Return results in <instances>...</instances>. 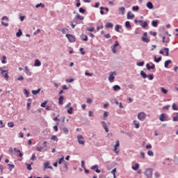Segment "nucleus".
<instances>
[{"instance_id": "nucleus-1", "label": "nucleus", "mask_w": 178, "mask_h": 178, "mask_svg": "<svg viewBox=\"0 0 178 178\" xmlns=\"http://www.w3.org/2000/svg\"><path fill=\"white\" fill-rule=\"evenodd\" d=\"M147 118V114L144 112H140L138 114V119L141 122H144Z\"/></svg>"}, {"instance_id": "nucleus-2", "label": "nucleus", "mask_w": 178, "mask_h": 178, "mask_svg": "<svg viewBox=\"0 0 178 178\" xmlns=\"http://www.w3.org/2000/svg\"><path fill=\"white\" fill-rule=\"evenodd\" d=\"M152 168H147L145 172V175L147 176V178H152Z\"/></svg>"}, {"instance_id": "nucleus-3", "label": "nucleus", "mask_w": 178, "mask_h": 178, "mask_svg": "<svg viewBox=\"0 0 178 178\" xmlns=\"http://www.w3.org/2000/svg\"><path fill=\"white\" fill-rule=\"evenodd\" d=\"M0 72L2 76H3L4 79H6V80H8L9 77V76L8 75V70H4L3 68L0 67Z\"/></svg>"}, {"instance_id": "nucleus-4", "label": "nucleus", "mask_w": 178, "mask_h": 178, "mask_svg": "<svg viewBox=\"0 0 178 178\" xmlns=\"http://www.w3.org/2000/svg\"><path fill=\"white\" fill-rule=\"evenodd\" d=\"M115 76H116V72L109 73L108 81L110 83H113V80H115Z\"/></svg>"}, {"instance_id": "nucleus-5", "label": "nucleus", "mask_w": 178, "mask_h": 178, "mask_svg": "<svg viewBox=\"0 0 178 178\" xmlns=\"http://www.w3.org/2000/svg\"><path fill=\"white\" fill-rule=\"evenodd\" d=\"M77 140L79 144H81V145H84V144H86V142L84 141V137H83L81 135H79L77 136Z\"/></svg>"}, {"instance_id": "nucleus-6", "label": "nucleus", "mask_w": 178, "mask_h": 178, "mask_svg": "<svg viewBox=\"0 0 178 178\" xmlns=\"http://www.w3.org/2000/svg\"><path fill=\"white\" fill-rule=\"evenodd\" d=\"M67 38L69 40L70 42H76V37L71 34H66Z\"/></svg>"}, {"instance_id": "nucleus-7", "label": "nucleus", "mask_w": 178, "mask_h": 178, "mask_svg": "<svg viewBox=\"0 0 178 178\" xmlns=\"http://www.w3.org/2000/svg\"><path fill=\"white\" fill-rule=\"evenodd\" d=\"M119 47V42L118 41H115V44L111 46V50L113 54H116V47Z\"/></svg>"}, {"instance_id": "nucleus-8", "label": "nucleus", "mask_w": 178, "mask_h": 178, "mask_svg": "<svg viewBox=\"0 0 178 178\" xmlns=\"http://www.w3.org/2000/svg\"><path fill=\"white\" fill-rule=\"evenodd\" d=\"M51 163H49V161H47L44 163V168L43 170H45L47 169H54V168H52V166L50 165Z\"/></svg>"}, {"instance_id": "nucleus-9", "label": "nucleus", "mask_w": 178, "mask_h": 178, "mask_svg": "<svg viewBox=\"0 0 178 178\" xmlns=\"http://www.w3.org/2000/svg\"><path fill=\"white\" fill-rule=\"evenodd\" d=\"M159 120L161 122H166L168 120V116L165 113H162L160 115Z\"/></svg>"}, {"instance_id": "nucleus-10", "label": "nucleus", "mask_w": 178, "mask_h": 178, "mask_svg": "<svg viewBox=\"0 0 178 178\" xmlns=\"http://www.w3.org/2000/svg\"><path fill=\"white\" fill-rule=\"evenodd\" d=\"M119 147H120V143L119 142V140H117L113 149L114 152H115L116 154H118V148H119Z\"/></svg>"}, {"instance_id": "nucleus-11", "label": "nucleus", "mask_w": 178, "mask_h": 178, "mask_svg": "<svg viewBox=\"0 0 178 178\" xmlns=\"http://www.w3.org/2000/svg\"><path fill=\"white\" fill-rule=\"evenodd\" d=\"M118 10L120 12V15H124L125 12H126V8L124 7H120L118 8Z\"/></svg>"}, {"instance_id": "nucleus-12", "label": "nucleus", "mask_w": 178, "mask_h": 178, "mask_svg": "<svg viewBox=\"0 0 178 178\" xmlns=\"http://www.w3.org/2000/svg\"><path fill=\"white\" fill-rule=\"evenodd\" d=\"M92 170H95L96 173H101V170L98 169V165H93L91 167Z\"/></svg>"}, {"instance_id": "nucleus-13", "label": "nucleus", "mask_w": 178, "mask_h": 178, "mask_svg": "<svg viewBox=\"0 0 178 178\" xmlns=\"http://www.w3.org/2000/svg\"><path fill=\"white\" fill-rule=\"evenodd\" d=\"M127 19H134V14L131 13V12H128L127 13Z\"/></svg>"}, {"instance_id": "nucleus-14", "label": "nucleus", "mask_w": 178, "mask_h": 178, "mask_svg": "<svg viewBox=\"0 0 178 178\" xmlns=\"http://www.w3.org/2000/svg\"><path fill=\"white\" fill-rule=\"evenodd\" d=\"M139 23H142V24H140V26L143 28L145 29V27H147V26H148V23L147 22H143V20H140Z\"/></svg>"}, {"instance_id": "nucleus-15", "label": "nucleus", "mask_w": 178, "mask_h": 178, "mask_svg": "<svg viewBox=\"0 0 178 178\" xmlns=\"http://www.w3.org/2000/svg\"><path fill=\"white\" fill-rule=\"evenodd\" d=\"M102 124H103L104 130H106V133H108L109 131V129H108V127H106V123H105V121H102Z\"/></svg>"}, {"instance_id": "nucleus-16", "label": "nucleus", "mask_w": 178, "mask_h": 178, "mask_svg": "<svg viewBox=\"0 0 178 178\" xmlns=\"http://www.w3.org/2000/svg\"><path fill=\"white\" fill-rule=\"evenodd\" d=\"M102 124H103L104 130H106V133H108L109 131V129H108V127H106V123H105V121H102Z\"/></svg>"}, {"instance_id": "nucleus-17", "label": "nucleus", "mask_w": 178, "mask_h": 178, "mask_svg": "<svg viewBox=\"0 0 178 178\" xmlns=\"http://www.w3.org/2000/svg\"><path fill=\"white\" fill-rule=\"evenodd\" d=\"M146 67L147 70H151V69H155V65L154 64L152 65V66L149 65V64H146Z\"/></svg>"}, {"instance_id": "nucleus-18", "label": "nucleus", "mask_w": 178, "mask_h": 178, "mask_svg": "<svg viewBox=\"0 0 178 178\" xmlns=\"http://www.w3.org/2000/svg\"><path fill=\"white\" fill-rule=\"evenodd\" d=\"M63 99H64L63 96H60V97L58 99L59 105H63Z\"/></svg>"}, {"instance_id": "nucleus-19", "label": "nucleus", "mask_w": 178, "mask_h": 178, "mask_svg": "<svg viewBox=\"0 0 178 178\" xmlns=\"http://www.w3.org/2000/svg\"><path fill=\"white\" fill-rule=\"evenodd\" d=\"M50 140H51V141H58V136L53 135L51 136Z\"/></svg>"}, {"instance_id": "nucleus-20", "label": "nucleus", "mask_w": 178, "mask_h": 178, "mask_svg": "<svg viewBox=\"0 0 178 178\" xmlns=\"http://www.w3.org/2000/svg\"><path fill=\"white\" fill-rule=\"evenodd\" d=\"M170 63H172V60H167L164 63L165 67H168L169 66Z\"/></svg>"}, {"instance_id": "nucleus-21", "label": "nucleus", "mask_w": 178, "mask_h": 178, "mask_svg": "<svg viewBox=\"0 0 178 178\" xmlns=\"http://www.w3.org/2000/svg\"><path fill=\"white\" fill-rule=\"evenodd\" d=\"M41 65V61H40V60L36 59L35 60V63H34V66L38 67Z\"/></svg>"}, {"instance_id": "nucleus-22", "label": "nucleus", "mask_w": 178, "mask_h": 178, "mask_svg": "<svg viewBox=\"0 0 178 178\" xmlns=\"http://www.w3.org/2000/svg\"><path fill=\"white\" fill-rule=\"evenodd\" d=\"M133 123H134L136 129H140V123L139 122H137L136 120H134Z\"/></svg>"}, {"instance_id": "nucleus-23", "label": "nucleus", "mask_w": 178, "mask_h": 178, "mask_svg": "<svg viewBox=\"0 0 178 178\" xmlns=\"http://www.w3.org/2000/svg\"><path fill=\"white\" fill-rule=\"evenodd\" d=\"M152 25L153 27H158V20H154L152 22Z\"/></svg>"}, {"instance_id": "nucleus-24", "label": "nucleus", "mask_w": 178, "mask_h": 178, "mask_svg": "<svg viewBox=\"0 0 178 178\" xmlns=\"http://www.w3.org/2000/svg\"><path fill=\"white\" fill-rule=\"evenodd\" d=\"M113 91H119V90H120V86H119L118 85H115L113 87Z\"/></svg>"}, {"instance_id": "nucleus-25", "label": "nucleus", "mask_w": 178, "mask_h": 178, "mask_svg": "<svg viewBox=\"0 0 178 178\" xmlns=\"http://www.w3.org/2000/svg\"><path fill=\"white\" fill-rule=\"evenodd\" d=\"M106 27L107 29H112V28L113 27V24L111 23V22H107V23L106 24Z\"/></svg>"}, {"instance_id": "nucleus-26", "label": "nucleus", "mask_w": 178, "mask_h": 178, "mask_svg": "<svg viewBox=\"0 0 178 178\" xmlns=\"http://www.w3.org/2000/svg\"><path fill=\"white\" fill-rule=\"evenodd\" d=\"M140 168V165L138 163H136L134 166H132L133 170H138Z\"/></svg>"}, {"instance_id": "nucleus-27", "label": "nucleus", "mask_w": 178, "mask_h": 178, "mask_svg": "<svg viewBox=\"0 0 178 178\" xmlns=\"http://www.w3.org/2000/svg\"><path fill=\"white\" fill-rule=\"evenodd\" d=\"M142 41L143 42H149L151 40L147 37H142Z\"/></svg>"}, {"instance_id": "nucleus-28", "label": "nucleus", "mask_w": 178, "mask_h": 178, "mask_svg": "<svg viewBox=\"0 0 178 178\" xmlns=\"http://www.w3.org/2000/svg\"><path fill=\"white\" fill-rule=\"evenodd\" d=\"M140 76H142V77H143L144 79H147V77H148V75H147V74L144 72V71H140Z\"/></svg>"}, {"instance_id": "nucleus-29", "label": "nucleus", "mask_w": 178, "mask_h": 178, "mask_svg": "<svg viewBox=\"0 0 178 178\" xmlns=\"http://www.w3.org/2000/svg\"><path fill=\"white\" fill-rule=\"evenodd\" d=\"M147 7L149 8V9H152L154 8V5L152 4V3L151 2H148L147 3Z\"/></svg>"}, {"instance_id": "nucleus-30", "label": "nucleus", "mask_w": 178, "mask_h": 178, "mask_svg": "<svg viewBox=\"0 0 178 178\" xmlns=\"http://www.w3.org/2000/svg\"><path fill=\"white\" fill-rule=\"evenodd\" d=\"M23 35V32L22 30L19 29L18 32L16 33V37H22Z\"/></svg>"}, {"instance_id": "nucleus-31", "label": "nucleus", "mask_w": 178, "mask_h": 178, "mask_svg": "<svg viewBox=\"0 0 178 178\" xmlns=\"http://www.w3.org/2000/svg\"><path fill=\"white\" fill-rule=\"evenodd\" d=\"M161 60H162V57H159L156 58V56H154V62H156V63H159V62H161Z\"/></svg>"}, {"instance_id": "nucleus-32", "label": "nucleus", "mask_w": 178, "mask_h": 178, "mask_svg": "<svg viewBox=\"0 0 178 178\" xmlns=\"http://www.w3.org/2000/svg\"><path fill=\"white\" fill-rule=\"evenodd\" d=\"M62 162H65V157L64 156H63L62 158L58 159V161H57L58 165H60L62 163Z\"/></svg>"}, {"instance_id": "nucleus-33", "label": "nucleus", "mask_w": 178, "mask_h": 178, "mask_svg": "<svg viewBox=\"0 0 178 178\" xmlns=\"http://www.w3.org/2000/svg\"><path fill=\"white\" fill-rule=\"evenodd\" d=\"M15 154H19L18 156H19L20 158H23V153L20 152V149L17 150Z\"/></svg>"}, {"instance_id": "nucleus-34", "label": "nucleus", "mask_w": 178, "mask_h": 178, "mask_svg": "<svg viewBox=\"0 0 178 178\" xmlns=\"http://www.w3.org/2000/svg\"><path fill=\"white\" fill-rule=\"evenodd\" d=\"M35 8H45V6L43 3H40L36 4Z\"/></svg>"}, {"instance_id": "nucleus-35", "label": "nucleus", "mask_w": 178, "mask_h": 178, "mask_svg": "<svg viewBox=\"0 0 178 178\" xmlns=\"http://www.w3.org/2000/svg\"><path fill=\"white\" fill-rule=\"evenodd\" d=\"M41 91V89H38L37 90H32V94H33V95H35L37 94H38Z\"/></svg>"}, {"instance_id": "nucleus-36", "label": "nucleus", "mask_w": 178, "mask_h": 178, "mask_svg": "<svg viewBox=\"0 0 178 178\" xmlns=\"http://www.w3.org/2000/svg\"><path fill=\"white\" fill-rule=\"evenodd\" d=\"M175 115L176 116L173 117V118H172L173 122H177L178 121V113H176Z\"/></svg>"}, {"instance_id": "nucleus-37", "label": "nucleus", "mask_w": 178, "mask_h": 178, "mask_svg": "<svg viewBox=\"0 0 178 178\" xmlns=\"http://www.w3.org/2000/svg\"><path fill=\"white\" fill-rule=\"evenodd\" d=\"M161 91L163 94H168V90L165 89L163 87L161 88Z\"/></svg>"}, {"instance_id": "nucleus-38", "label": "nucleus", "mask_w": 178, "mask_h": 178, "mask_svg": "<svg viewBox=\"0 0 178 178\" xmlns=\"http://www.w3.org/2000/svg\"><path fill=\"white\" fill-rule=\"evenodd\" d=\"M125 26L127 27V29H130V27H131V25L130 24V22L127 21L125 22Z\"/></svg>"}, {"instance_id": "nucleus-39", "label": "nucleus", "mask_w": 178, "mask_h": 178, "mask_svg": "<svg viewBox=\"0 0 178 178\" xmlns=\"http://www.w3.org/2000/svg\"><path fill=\"white\" fill-rule=\"evenodd\" d=\"M172 109L173 111H178V106L175 103L172 104Z\"/></svg>"}, {"instance_id": "nucleus-40", "label": "nucleus", "mask_w": 178, "mask_h": 178, "mask_svg": "<svg viewBox=\"0 0 178 178\" xmlns=\"http://www.w3.org/2000/svg\"><path fill=\"white\" fill-rule=\"evenodd\" d=\"M76 19H78L79 20H84V17L80 15V14H78L76 15Z\"/></svg>"}, {"instance_id": "nucleus-41", "label": "nucleus", "mask_w": 178, "mask_h": 178, "mask_svg": "<svg viewBox=\"0 0 178 178\" xmlns=\"http://www.w3.org/2000/svg\"><path fill=\"white\" fill-rule=\"evenodd\" d=\"M81 37H82L83 41H88V37L87 36V35H83Z\"/></svg>"}, {"instance_id": "nucleus-42", "label": "nucleus", "mask_w": 178, "mask_h": 178, "mask_svg": "<svg viewBox=\"0 0 178 178\" xmlns=\"http://www.w3.org/2000/svg\"><path fill=\"white\" fill-rule=\"evenodd\" d=\"M164 51H165V56H169V48H164Z\"/></svg>"}, {"instance_id": "nucleus-43", "label": "nucleus", "mask_w": 178, "mask_h": 178, "mask_svg": "<svg viewBox=\"0 0 178 178\" xmlns=\"http://www.w3.org/2000/svg\"><path fill=\"white\" fill-rule=\"evenodd\" d=\"M47 104H48V101H45L44 102L40 104L42 108H45L47 106Z\"/></svg>"}, {"instance_id": "nucleus-44", "label": "nucleus", "mask_w": 178, "mask_h": 178, "mask_svg": "<svg viewBox=\"0 0 178 178\" xmlns=\"http://www.w3.org/2000/svg\"><path fill=\"white\" fill-rule=\"evenodd\" d=\"M67 113H69L70 115H72L73 113V107H70L68 110H67Z\"/></svg>"}, {"instance_id": "nucleus-45", "label": "nucleus", "mask_w": 178, "mask_h": 178, "mask_svg": "<svg viewBox=\"0 0 178 178\" xmlns=\"http://www.w3.org/2000/svg\"><path fill=\"white\" fill-rule=\"evenodd\" d=\"M63 131L64 134H67L69 133V129H67V128H66V127H64L63 129Z\"/></svg>"}, {"instance_id": "nucleus-46", "label": "nucleus", "mask_w": 178, "mask_h": 178, "mask_svg": "<svg viewBox=\"0 0 178 178\" xmlns=\"http://www.w3.org/2000/svg\"><path fill=\"white\" fill-rule=\"evenodd\" d=\"M79 51H80L81 55H86V51H84V49L83 47H81L79 49Z\"/></svg>"}, {"instance_id": "nucleus-47", "label": "nucleus", "mask_w": 178, "mask_h": 178, "mask_svg": "<svg viewBox=\"0 0 178 178\" xmlns=\"http://www.w3.org/2000/svg\"><path fill=\"white\" fill-rule=\"evenodd\" d=\"M8 127H14L15 124L13 123V122H10L8 123Z\"/></svg>"}, {"instance_id": "nucleus-48", "label": "nucleus", "mask_w": 178, "mask_h": 178, "mask_svg": "<svg viewBox=\"0 0 178 178\" xmlns=\"http://www.w3.org/2000/svg\"><path fill=\"white\" fill-rule=\"evenodd\" d=\"M120 29V25H119V24L115 25V30L118 33H119Z\"/></svg>"}, {"instance_id": "nucleus-49", "label": "nucleus", "mask_w": 178, "mask_h": 178, "mask_svg": "<svg viewBox=\"0 0 178 178\" xmlns=\"http://www.w3.org/2000/svg\"><path fill=\"white\" fill-rule=\"evenodd\" d=\"M44 149V147H36V151H38L39 152H41Z\"/></svg>"}, {"instance_id": "nucleus-50", "label": "nucleus", "mask_w": 178, "mask_h": 178, "mask_svg": "<svg viewBox=\"0 0 178 178\" xmlns=\"http://www.w3.org/2000/svg\"><path fill=\"white\" fill-rule=\"evenodd\" d=\"M154 177H156V178H159V177H161V174H160L159 172H156L154 173Z\"/></svg>"}, {"instance_id": "nucleus-51", "label": "nucleus", "mask_w": 178, "mask_h": 178, "mask_svg": "<svg viewBox=\"0 0 178 178\" xmlns=\"http://www.w3.org/2000/svg\"><path fill=\"white\" fill-rule=\"evenodd\" d=\"M1 63H6V56H3Z\"/></svg>"}, {"instance_id": "nucleus-52", "label": "nucleus", "mask_w": 178, "mask_h": 178, "mask_svg": "<svg viewBox=\"0 0 178 178\" xmlns=\"http://www.w3.org/2000/svg\"><path fill=\"white\" fill-rule=\"evenodd\" d=\"M147 155H149V156H154V152L149 150L147 152Z\"/></svg>"}, {"instance_id": "nucleus-53", "label": "nucleus", "mask_w": 178, "mask_h": 178, "mask_svg": "<svg viewBox=\"0 0 178 178\" xmlns=\"http://www.w3.org/2000/svg\"><path fill=\"white\" fill-rule=\"evenodd\" d=\"M138 9H140L138 6H133V8H132V10H134V11H136V12L138 10Z\"/></svg>"}, {"instance_id": "nucleus-54", "label": "nucleus", "mask_w": 178, "mask_h": 178, "mask_svg": "<svg viewBox=\"0 0 178 178\" xmlns=\"http://www.w3.org/2000/svg\"><path fill=\"white\" fill-rule=\"evenodd\" d=\"M26 168H27L28 170H32L33 168H31V164L26 163Z\"/></svg>"}, {"instance_id": "nucleus-55", "label": "nucleus", "mask_w": 178, "mask_h": 178, "mask_svg": "<svg viewBox=\"0 0 178 178\" xmlns=\"http://www.w3.org/2000/svg\"><path fill=\"white\" fill-rule=\"evenodd\" d=\"M17 80H18L19 81H23V80H24V77H23V76H20L17 79Z\"/></svg>"}, {"instance_id": "nucleus-56", "label": "nucleus", "mask_w": 178, "mask_h": 178, "mask_svg": "<svg viewBox=\"0 0 178 178\" xmlns=\"http://www.w3.org/2000/svg\"><path fill=\"white\" fill-rule=\"evenodd\" d=\"M116 173V168H114L112 171H111V174L113 175L114 177H116V175H115Z\"/></svg>"}, {"instance_id": "nucleus-57", "label": "nucleus", "mask_w": 178, "mask_h": 178, "mask_svg": "<svg viewBox=\"0 0 178 178\" xmlns=\"http://www.w3.org/2000/svg\"><path fill=\"white\" fill-rule=\"evenodd\" d=\"M149 80H154V74L147 75Z\"/></svg>"}, {"instance_id": "nucleus-58", "label": "nucleus", "mask_w": 178, "mask_h": 178, "mask_svg": "<svg viewBox=\"0 0 178 178\" xmlns=\"http://www.w3.org/2000/svg\"><path fill=\"white\" fill-rule=\"evenodd\" d=\"M79 12H80V13H84L86 12V9H84L83 8H80Z\"/></svg>"}, {"instance_id": "nucleus-59", "label": "nucleus", "mask_w": 178, "mask_h": 178, "mask_svg": "<svg viewBox=\"0 0 178 178\" xmlns=\"http://www.w3.org/2000/svg\"><path fill=\"white\" fill-rule=\"evenodd\" d=\"M137 66H144V61L137 63Z\"/></svg>"}, {"instance_id": "nucleus-60", "label": "nucleus", "mask_w": 178, "mask_h": 178, "mask_svg": "<svg viewBox=\"0 0 178 178\" xmlns=\"http://www.w3.org/2000/svg\"><path fill=\"white\" fill-rule=\"evenodd\" d=\"M95 28L94 27L87 29V31H95Z\"/></svg>"}, {"instance_id": "nucleus-61", "label": "nucleus", "mask_w": 178, "mask_h": 178, "mask_svg": "<svg viewBox=\"0 0 178 178\" xmlns=\"http://www.w3.org/2000/svg\"><path fill=\"white\" fill-rule=\"evenodd\" d=\"M24 94L28 97H29V94H30V92H29V90L24 89Z\"/></svg>"}, {"instance_id": "nucleus-62", "label": "nucleus", "mask_w": 178, "mask_h": 178, "mask_svg": "<svg viewBox=\"0 0 178 178\" xmlns=\"http://www.w3.org/2000/svg\"><path fill=\"white\" fill-rule=\"evenodd\" d=\"M149 34L150 35H154V37L156 36V32L149 31Z\"/></svg>"}, {"instance_id": "nucleus-63", "label": "nucleus", "mask_w": 178, "mask_h": 178, "mask_svg": "<svg viewBox=\"0 0 178 178\" xmlns=\"http://www.w3.org/2000/svg\"><path fill=\"white\" fill-rule=\"evenodd\" d=\"M108 115H109V113H108V111H105L104 113V118H108Z\"/></svg>"}, {"instance_id": "nucleus-64", "label": "nucleus", "mask_w": 178, "mask_h": 178, "mask_svg": "<svg viewBox=\"0 0 178 178\" xmlns=\"http://www.w3.org/2000/svg\"><path fill=\"white\" fill-rule=\"evenodd\" d=\"M31 160V161H35V154H32Z\"/></svg>"}]
</instances>
